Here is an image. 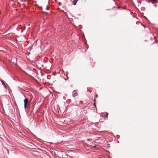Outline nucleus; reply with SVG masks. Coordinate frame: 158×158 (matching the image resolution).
Wrapping results in <instances>:
<instances>
[{"label":"nucleus","instance_id":"6","mask_svg":"<svg viewBox=\"0 0 158 158\" xmlns=\"http://www.w3.org/2000/svg\"><path fill=\"white\" fill-rule=\"evenodd\" d=\"M95 97L97 98L98 97V95H96V96H95Z\"/></svg>","mask_w":158,"mask_h":158},{"label":"nucleus","instance_id":"8","mask_svg":"<svg viewBox=\"0 0 158 158\" xmlns=\"http://www.w3.org/2000/svg\"><path fill=\"white\" fill-rule=\"evenodd\" d=\"M94 102H95V99L94 100Z\"/></svg>","mask_w":158,"mask_h":158},{"label":"nucleus","instance_id":"5","mask_svg":"<svg viewBox=\"0 0 158 158\" xmlns=\"http://www.w3.org/2000/svg\"><path fill=\"white\" fill-rule=\"evenodd\" d=\"M108 113L107 112H106L105 114V117H107L108 115Z\"/></svg>","mask_w":158,"mask_h":158},{"label":"nucleus","instance_id":"9","mask_svg":"<svg viewBox=\"0 0 158 158\" xmlns=\"http://www.w3.org/2000/svg\"><path fill=\"white\" fill-rule=\"evenodd\" d=\"M143 27H144V25H143Z\"/></svg>","mask_w":158,"mask_h":158},{"label":"nucleus","instance_id":"7","mask_svg":"<svg viewBox=\"0 0 158 158\" xmlns=\"http://www.w3.org/2000/svg\"><path fill=\"white\" fill-rule=\"evenodd\" d=\"M94 106H96V105H95V103L94 104Z\"/></svg>","mask_w":158,"mask_h":158},{"label":"nucleus","instance_id":"2","mask_svg":"<svg viewBox=\"0 0 158 158\" xmlns=\"http://www.w3.org/2000/svg\"><path fill=\"white\" fill-rule=\"evenodd\" d=\"M77 2V0H74L72 2L73 4L74 5H75L76 4Z\"/></svg>","mask_w":158,"mask_h":158},{"label":"nucleus","instance_id":"4","mask_svg":"<svg viewBox=\"0 0 158 158\" xmlns=\"http://www.w3.org/2000/svg\"><path fill=\"white\" fill-rule=\"evenodd\" d=\"M1 82H2V84L5 87V88H6V85H5L4 82L3 81H2Z\"/></svg>","mask_w":158,"mask_h":158},{"label":"nucleus","instance_id":"1","mask_svg":"<svg viewBox=\"0 0 158 158\" xmlns=\"http://www.w3.org/2000/svg\"><path fill=\"white\" fill-rule=\"evenodd\" d=\"M28 99L27 98H25L24 100V107L25 109L26 108L28 103Z\"/></svg>","mask_w":158,"mask_h":158},{"label":"nucleus","instance_id":"3","mask_svg":"<svg viewBox=\"0 0 158 158\" xmlns=\"http://www.w3.org/2000/svg\"><path fill=\"white\" fill-rule=\"evenodd\" d=\"M77 95H78V93L76 92L73 95V97H76V96H77Z\"/></svg>","mask_w":158,"mask_h":158}]
</instances>
